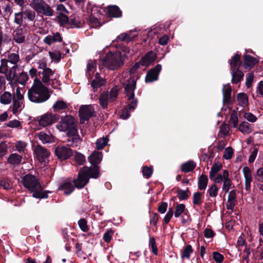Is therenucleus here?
I'll list each match as a JSON object with an SVG mask.
<instances>
[{
  "instance_id": "obj_7",
  "label": "nucleus",
  "mask_w": 263,
  "mask_h": 263,
  "mask_svg": "<svg viewBox=\"0 0 263 263\" xmlns=\"http://www.w3.org/2000/svg\"><path fill=\"white\" fill-rule=\"evenodd\" d=\"M54 154L58 159L62 161L68 159L72 155V151L68 147L58 145L55 147Z\"/></svg>"
},
{
  "instance_id": "obj_28",
  "label": "nucleus",
  "mask_w": 263,
  "mask_h": 263,
  "mask_svg": "<svg viewBox=\"0 0 263 263\" xmlns=\"http://www.w3.org/2000/svg\"><path fill=\"white\" fill-rule=\"evenodd\" d=\"M196 163L193 160H190L182 164L181 165V171L184 173H189L193 171L196 167Z\"/></svg>"
},
{
  "instance_id": "obj_44",
  "label": "nucleus",
  "mask_w": 263,
  "mask_h": 263,
  "mask_svg": "<svg viewBox=\"0 0 263 263\" xmlns=\"http://www.w3.org/2000/svg\"><path fill=\"white\" fill-rule=\"evenodd\" d=\"M142 172L144 177L148 179L152 176L153 173V166H144L142 167Z\"/></svg>"
},
{
  "instance_id": "obj_41",
  "label": "nucleus",
  "mask_w": 263,
  "mask_h": 263,
  "mask_svg": "<svg viewBox=\"0 0 263 263\" xmlns=\"http://www.w3.org/2000/svg\"><path fill=\"white\" fill-rule=\"evenodd\" d=\"M177 197L180 200H186L189 197V194L190 192L188 187L186 188V190H182L179 188L177 190Z\"/></svg>"
},
{
  "instance_id": "obj_38",
  "label": "nucleus",
  "mask_w": 263,
  "mask_h": 263,
  "mask_svg": "<svg viewBox=\"0 0 263 263\" xmlns=\"http://www.w3.org/2000/svg\"><path fill=\"white\" fill-rule=\"evenodd\" d=\"M29 79L28 75L26 72H22L19 76H17L15 80L14 83L17 84V83L21 84L22 85H25L26 82L28 81Z\"/></svg>"
},
{
  "instance_id": "obj_57",
  "label": "nucleus",
  "mask_w": 263,
  "mask_h": 263,
  "mask_svg": "<svg viewBox=\"0 0 263 263\" xmlns=\"http://www.w3.org/2000/svg\"><path fill=\"white\" fill-rule=\"evenodd\" d=\"M78 224L80 229L84 232L88 231L89 230L88 226L87 225V222L84 218H81L78 221Z\"/></svg>"
},
{
  "instance_id": "obj_22",
  "label": "nucleus",
  "mask_w": 263,
  "mask_h": 263,
  "mask_svg": "<svg viewBox=\"0 0 263 263\" xmlns=\"http://www.w3.org/2000/svg\"><path fill=\"white\" fill-rule=\"evenodd\" d=\"M102 153L100 152H94L88 157V161L94 166L98 165L102 160Z\"/></svg>"
},
{
  "instance_id": "obj_17",
  "label": "nucleus",
  "mask_w": 263,
  "mask_h": 263,
  "mask_svg": "<svg viewBox=\"0 0 263 263\" xmlns=\"http://www.w3.org/2000/svg\"><path fill=\"white\" fill-rule=\"evenodd\" d=\"M227 88H225L226 85H223L222 89L223 95V103L224 104H232L231 101V93L232 88L230 84L228 83L226 85Z\"/></svg>"
},
{
  "instance_id": "obj_3",
  "label": "nucleus",
  "mask_w": 263,
  "mask_h": 263,
  "mask_svg": "<svg viewBox=\"0 0 263 263\" xmlns=\"http://www.w3.org/2000/svg\"><path fill=\"white\" fill-rule=\"evenodd\" d=\"M102 64L108 69L115 70L120 68L124 64V59H122L120 51L112 53L108 52L102 59Z\"/></svg>"
},
{
  "instance_id": "obj_27",
  "label": "nucleus",
  "mask_w": 263,
  "mask_h": 263,
  "mask_svg": "<svg viewBox=\"0 0 263 263\" xmlns=\"http://www.w3.org/2000/svg\"><path fill=\"white\" fill-rule=\"evenodd\" d=\"M54 73V71L49 67L44 69V70L42 71L43 77L41 82L42 83L47 84L49 83L50 81V77L53 75Z\"/></svg>"
},
{
  "instance_id": "obj_42",
  "label": "nucleus",
  "mask_w": 263,
  "mask_h": 263,
  "mask_svg": "<svg viewBox=\"0 0 263 263\" xmlns=\"http://www.w3.org/2000/svg\"><path fill=\"white\" fill-rule=\"evenodd\" d=\"M186 211H187V210L185 209V204L183 203L177 204L176 206L175 211L174 212L175 217L178 218L180 217L182 214H183Z\"/></svg>"
},
{
  "instance_id": "obj_9",
  "label": "nucleus",
  "mask_w": 263,
  "mask_h": 263,
  "mask_svg": "<svg viewBox=\"0 0 263 263\" xmlns=\"http://www.w3.org/2000/svg\"><path fill=\"white\" fill-rule=\"evenodd\" d=\"M137 81L134 79L131 78L126 81V83H123L124 88V93L127 97V101H130L135 97L134 91L136 88Z\"/></svg>"
},
{
  "instance_id": "obj_24",
  "label": "nucleus",
  "mask_w": 263,
  "mask_h": 263,
  "mask_svg": "<svg viewBox=\"0 0 263 263\" xmlns=\"http://www.w3.org/2000/svg\"><path fill=\"white\" fill-rule=\"evenodd\" d=\"M240 58L241 54L238 53V52H236L235 55L232 57V59L230 61L231 70L240 68L242 64Z\"/></svg>"
},
{
  "instance_id": "obj_33",
  "label": "nucleus",
  "mask_w": 263,
  "mask_h": 263,
  "mask_svg": "<svg viewBox=\"0 0 263 263\" xmlns=\"http://www.w3.org/2000/svg\"><path fill=\"white\" fill-rule=\"evenodd\" d=\"M208 183V176L202 174L198 179V187L200 190H205Z\"/></svg>"
},
{
  "instance_id": "obj_46",
  "label": "nucleus",
  "mask_w": 263,
  "mask_h": 263,
  "mask_svg": "<svg viewBox=\"0 0 263 263\" xmlns=\"http://www.w3.org/2000/svg\"><path fill=\"white\" fill-rule=\"evenodd\" d=\"M202 193L199 192H196L194 193L193 197V203L194 205H200L202 203Z\"/></svg>"
},
{
  "instance_id": "obj_52",
  "label": "nucleus",
  "mask_w": 263,
  "mask_h": 263,
  "mask_svg": "<svg viewBox=\"0 0 263 263\" xmlns=\"http://www.w3.org/2000/svg\"><path fill=\"white\" fill-rule=\"evenodd\" d=\"M108 140L107 138L98 139L96 143V148L98 150L103 149L106 145Z\"/></svg>"
},
{
  "instance_id": "obj_2",
  "label": "nucleus",
  "mask_w": 263,
  "mask_h": 263,
  "mask_svg": "<svg viewBox=\"0 0 263 263\" xmlns=\"http://www.w3.org/2000/svg\"><path fill=\"white\" fill-rule=\"evenodd\" d=\"M52 93V90L45 86L38 78H35L28 91V97L32 102L42 103L47 101Z\"/></svg>"
},
{
  "instance_id": "obj_48",
  "label": "nucleus",
  "mask_w": 263,
  "mask_h": 263,
  "mask_svg": "<svg viewBox=\"0 0 263 263\" xmlns=\"http://www.w3.org/2000/svg\"><path fill=\"white\" fill-rule=\"evenodd\" d=\"M116 41L117 42H125L126 43H128L132 41V38L130 36V35L126 33H123L119 35Z\"/></svg>"
},
{
  "instance_id": "obj_51",
  "label": "nucleus",
  "mask_w": 263,
  "mask_h": 263,
  "mask_svg": "<svg viewBox=\"0 0 263 263\" xmlns=\"http://www.w3.org/2000/svg\"><path fill=\"white\" fill-rule=\"evenodd\" d=\"M22 11L21 12H19L18 13H15L14 14V23L18 25L19 26H21L23 25V7L22 8Z\"/></svg>"
},
{
  "instance_id": "obj_50",
  "label": "nucleus",
  "mask_w": 263,
  "mask_h": 263,
  "mask_svg": "<svg viewBox=\"0 0 263 263\" xmlns=\"http://www.w3.org/2000/svg\"><path fill=\"white\" fill-rule=\"evenodd\" d=\"M149 247L151 248L152 252L155 255H158V248L156 246L155 238L154 237H150L149 239Z\"/></svg>"
},
{
  "instance_id": "obj_29",
  "label": "nucleus",
  "mask_w": 263,
  "mask_h": 263,
  "mask_svg": "<svg viewBox=\"0 0 263 263\" xmlns=\"http://www.w3.org/2000/svg\"><path fill=\"white\" fill-rule=\"evenodd\" d=\"M39 139L43 143H51L54 141V136L51 134H48L45 132H41L37 134Z\"/></svg>"
},
{
  "instance_id": "obj_15",
  "label": "nucleus",
  "mask_w": 263,
  "mask_h": 263,
  "mask_svg": "<svg viewBox=\"0 0 263 263\" xmlns=\"http://www.w3.org/2000/svg\"><path fill=\"white\" fill-rule=\"evenodd\" d=\"M105 11L108 16L118 18L122 16V12L117 5H109L105 8Z\"/></svg>"
},
{
  "instance_id": "obj_43",
  "label": "nucleus",
  "mask_w": 263,
  "mask_h": 263,
  "mask_svg": "<svg viewBox=\"0 0 263 263\" xmlns=\"http://www.w3.org/2000/svg\"><path fill=\"white\" fill-rule=\"evenodd\" d=\"M119 90L120 88L118 86H115L111 89L109 93H108L110 102H114L117 98Z\"/></svg>"
},
{
  "instance_id": "obj_26",
  "label": "nucleus",
  "mask_w": 263,
  "mask_h": 263,
  "mask_svg": "<svg viewBox=\"0 0 263 263\" xmlns=\"http://www.w3.org/2000/svg\"><path fill=\"white\" fill-rule=\"evenodd\" d=\"M69 22L68 25L70 26V28H81L82 27L83 22L80 20L78 16L76 15H72L69 17Z\"/></svg>"
},
{
  "instance_id": "obj_25",
  "label": "nucleus",
  "mask_w": 263,
  "mask_h": 263,
  "mask_svg": "<svg viewBox=\"0 0 263 263\" xmlns=\"http://www.w3.org/2000/svg\"><path fill=\"white\" fill-rule=\"evenodd\" d=\"M22 156L17 153H13L10 155L7 159V162L14 166L20 164L22 161Z\"/></svg>"
},
{
  "instance_id": "obj_30",
  "label": "nucleus",
  "mask_w": 263,
  "mask_h": 263,
  "mask_svg": "<svg viewBox=\"0 0 263 263\" xmlns=\"http://www.w3.org/2000/svg\"><path fill=\"white\" fill-rule=\"evenodd\" d=\"M99 104L103 109L107 107L108 102L109 101V95L108 92L103 91L101 93L99 98Z\"/></svg>"
},
{
  "instance_id": "obj_60",
  "label": "nucleus",
  "mask_w": 263,
  "mask_h": 263,
  "mask_svg": "<svg viewBox=\"0 0 263 263\" xmlns=\"http://www.w3.org/2000/svg\"><path fill=\"white\" fill-rule=\"evenodd\" d=\"M234 154L233 149L232 147L229 146L224 149L223 157L226 160H229L232 158Z\"/></svg>"
},
{
  "instance_id": "obj_18",
  "label": "nucleus",
  "mask_w": 263,
  "mask_h": 263,
  "mask_svg": "<svg viewBox=\"0 0 263 263\" xmlns=\"http://www.w3.org/2000/svg\"><path fill=\"white\" fill-rule=\"evenodd\" d=\"M32 197L36 199H47L48 194L50 193L51 192L49 191H43V187L40 185L39 187H37L36 190H34L32 192Z\"/></svg>"
},
{
  "instance_id": "obj_39",
  "label": "nucleus",
  "mask_w": 263,
  "mask_h": 263,
  "mask_svg": "<svg viewBox=\"0 0 263 263\" xmlns=\"http://www.w3.org/2000/svg\"><path fill=\"white\" fill-rule=\"evenodd\" d=\"M237 99L239 104L242 106L247 105L248 104V96L244 92L238 93Z\"/></svg>"
},
{
  "instance_id": "obj_54",
  "label": "nucleus",
  "mask_w": 263,
  "mask_h": 263,
  "mask_svg": "<svg viewBox=\"0 0 263 263\" xmlns=\"http://www.w3.org/2000/svg\"><path fill=\"white\" fill-rule=\"evenodd\" d=\"M114 231L111 229H107L106 232L103 235V240L106 243L110 242L112 236L114 235Z\"/></svg>"
},
{
  "instance_id": "obj_63",
  "label": "nucleus",
  "mask_w": 263,
  "mask_h": 263,
  "mask_svg": "<svg viewBox=\"0 0 263 263\" xmlns=\"http://www.w3.org/2000/svg\"><path fill=\"white\" fill-rule=\"evenodd\" d=\"M213 258L217 263H221L224 260V256L222 254L217 251L213 252Z\"/></svg>"
},
{
  "instance_id": "obj_37",
  "label": "nucleus",
  "mask_w": 263,
  "mask_h": 263,
  "mask_svg": "<svg viewBox=\"0 0 263 263\" xmlns=\"http://www.w3.org/2000/svg\"><path fill=\"white\" fill-rule=\"evenodd\" d=\"M238 129L244 134H248L252 132V128L250 124L246 121L242 122L240 123Z\"/></svg>"
},
{
  "instance_id": "obj_32",
  "label": "nucleus",
  "mask_w": 263,
  "mask_h": 263,
  "mask_svg": "<svg viewBox=\"0 0 263 263\" xmlns=\"http://www.w3.org/2000/svg\"><path fill=\"white\" fill-rule=\"evenodd\" d=\"M17 68V65H14L10 69L8 70V71L5 73L6 74V79L9 81L10 83L15 82V80L17 77V74L16 72V69Z\"/></svg>"
},
{
  "instance_id": "obj_45",
  "label": "nucleus",
  "mask_w": 263,
  "mask_h": 263,
  "mask_svg": "<svg viewBox=\"0 0 263 263\" xmlns=\"http://www.w3.org/2000/svg\"><path fill=\"white\" fill-rule=\"evenodd\" d=\"M57 18L58 19L61 26H63L66 24L68 25L69 17H68L66 14L62 13H59V14L57 16Z\"/></svg>"
},
{
  "instance_id": "obj_56",
  "label": "nucleus",
  "mask_w": 263,
  "mask_h": 263,
  "mask_svg": "<svg viewBox=\"0 0 263 263\" xmlns=\"http://www.w3.org/2000/svg\"><path fill=\"white\" fill-rule=\"evenodd\" d=\"M8 71V61L5 59L1 60L0 73H6Z\"/></svg>"
},
{
  "instance_id": "obj_19",
  "label": "nucleus",
  "mask_w": 263,
  "mask_h": 263,
  "mask_svg": "<svg viewBox=\"0 0 263 263\" xmlns=\"http://www.w3.org/2000/svg\"><path fill=\"white\" fill-rule=\"evenodd\" d=\"M243 66L245 69H247V68H252L254 67V66L258 62V60L247 54H245L243 57Z\"/></svg>"
},
{
  "instance_id": "obj_4",
  "label": "nucleus",
  "mask_w": 263,
  "mask_h": 263,
  "mask_svg": "<svg viewBox=\"0 0 263 263\" xmlns=\"http://www.w3.org/2000/svg\"><path fill=\"white\" fill-rule=\"evenodd\" d=\"M30 6L38 13L50 16L53 14V10L43 0H31Z\"/></svg>"
},
{
  "instance_id": "obj_36",
  "label": "nucleus",
  "mask_w": 263,
  "mask_h": 263,
  "mask_svg": "<svg viewBox=\"0 0 263 263\" xmlns=\"http://www.w3.org/2000/svg\"><path fill=\"white\" fill-rule=\"evenodd\" d=\"M12 99L11 93L8 91H5L0 97V102L4 105L9 104Z\"/></svg>"
},
{
  "instance_id": "obj_11",
  "label": "nucleus",
  "mask_w": 263,
  "mask_h": 263,
  "mask_svg": "<svg viewBox=\"0 0 263 263\" xmlns=\"http://www.w3.org/2000/svg\"><path fill=\"white\" fill-rule=\"evenodd\" d=\"M89 177L86 176V172H83L81 168L78 175V178L74 179L72 182L74 184L75 187L78 189H81L84 187V186L89 182Z\"/></svg>"
},
{
  "instance_id": "obj_8",
  "label": "nucleus",
  "mask_w": 263,
  "mask_h": 263,
  "mask_svg": "<svg viewBox=\"0 0 263 263\" xmlns=\"http://www.w3.org/2000/svg\"><path fill=\"white\" fill-rule=\"evenodd\" d=\"M94 110L90 105H83L80 107L79 110L80 122L84 123L85 121H88L90 118L94 116Z\"/></svg>"
},
{
  "instance_id": "obj_6",
  "label": "nucleus",
  "mask_w": 263,
  "mask_h": 263,
  "mask_svg": "<svg viewBox=\"0 0 263 263\" xmlns=\"http://www.w3.org/2000/svg\"><path fill=\"white\" fill-rule=\"evenodd\" d=\"M60 119V116L57 114H53L51 112H47L36 118L40 125L46 127L57 122Z\"/></svg>"
},
{
  "instance_id": "obj_21",
  "label": "nucleus",
  "mask_w": 263,
  "mask_h": 263,
  "mask_svg": "<svg viewBox=\"0 0 263 263\" xmlns=\"http://www.w3.org/2000/svg\"><path fill=\"white\" fill-rule=\"evenodd\" d=\"M74 185L70 181L66 180L60 185L58 190L63 191L64 194L68 195L74 191Z\"/></svg>"
},
{
  "instance_id": "obj_49",
  "label": "nucleus",
  "mask_w": 263,
  "mask_h": 263,
  "mask_svg": "<svg viewBox=\"0 0 263 263\" xmlns=\"http://www.w3.org/2000/svg\"><path fill=\"white\" fill-rule=\"evenodd\" d=\"M19 60L20 57L18 54L15 53L9 54L8 55V59H6V60L8 61V62L14 64V65H17L16 64Z\"/></svg>"
},
{
  "instance_id": "obj_47",
  "label": "nucleus",
  "mask_w": 263,
  "mask_h": 263,
  "mask_svg": "<svg viewBox=\"0 0 263 263\" xmlns=\"http://www.w3.org/2000/svg\"><path fill=\"white\" fill-rule=\"evenodd\" d=\"M218 190L217 185L216 184H213L208 190L207 193L210 197H215L218 194Z\"/></svg>"
},
{
  "instance_id": "obj_16",
  "label": "nucleus",
  "mask_w": 263,
  "mask_h": 263,
  "mask_svg": "<svg viewBox=\"0 0 263 263\" xmlns=\"http://www.w3.org/2000/svg\"><path fill=\"white\" fill-rule=\"evenodd\" d=\"M83 172H86V176L90 178L97 179L100 176V167L98 165H95L92 167L84 166L82 168Z\"/></svg>"
},
{
  "instance_id": "obj_23",
  "label": "nucleus",
  "mask_w": 263,
  "mask_h": 263,
  "mask_svg": "<svg viewBox=\"0 0 263 263\" xmlns=\"http://www.w3.org/2000/svg\"><path fill=\"white\" fill-rule=\"evenodd\" d=\"M62 41V37L59 32L53 33L52 35H48L46 36L44 39L45 43L48 45L55 42H61Z\"/></svg>"
},
{
  "instance_id": "obj_40",
  "label": "nucleus",
  "mask_w": 263,
  "mask_h": 263,
  "mask_svg": "<svg viewBox=\"0 0 263 263\" xmlns=\"http://www.w3.org/2000/svg\"><path fill=\"white\" fill-rule=\"evenodd\" d=\"M193 252V249L192 247L190 245H187L184 248L183 251L181 254V257L182 259H189L191 256V254Z\"/></svg>"
},
{
  "instance_id": "obj_64",
  "label": "nucleus",
  "mask_w": 263,
  "mask_h": 263,
  "mask_svg": "<svg viewBox=\"0 0 263 263\" xmlns=\"http://www.w3.org/2000/svg\"><path fill=\"white\" fill-rule=\"evenodd\" d=\"M23 14L25 15L24 18H27L29 20L33 21L35 17V12L30 10H26L23 11Z\"/></svg>"
},
{
  "instance_id": "obj_53",
  "label": "nucleus",
  "mask_w": 263,
  "mask_h": 263,
  "mask_svg": "<svg viewBox=\"0 0 263 263\" xmlns=\"http://www.w3.org/2000/svg\"><path fill=\"white\" fill-rule=\"evenodd\" d=\"M230 122L233 124V128H236L238 126V119L237 114L235 110H233L230 116Z\"/></svg>"
},
{
  "instance_id": "obj_10",
  "label": "nucleus",
  "mask_w": 263,
  "mask_h": 263,
  "mask_svg": "<svg viewBox=\"0 0 263 263\" xmlns=\"http://www.w3.org/2000/svg\"><path fill=\"white\" fill-rule=\"evenodd\" d=\"M162 69L161 64H157L155 67L149 69L145 78V83H152L157 81L159 79V76Z\"/></svg>"
},
{
  "instance_id": "obj_55",
  "label": "nucleus",
  "mask_w": 263,
  "mask_h": 263,
  "mask_svg": "<svg viewBox=\"0 0 263 263\" xmlns=\"http://www.w3.org/2000/svg\"><path fill=\"white\" fill-rule=\"evenodd\" d=\"M118 51H120L122 54V59L124 61L127 58V54L129 53L130 49L128 47L124 45H119V49Z\"/></svg>"
},
{
  "instance_id": "obj_62",
  "label": "nucleus",
  "mask_w": 263,
  "mask_h": 263,
  "mask_svg": "<svg viewBox=\"0 0 263 263\" xmlns=\"http://www.w3.org/2000/svg\"><path fill=\"white\" fill-rule=\"evenodd\" d=\"M96 65L95 63H88L87 66V75L91 77L96 69Z\"/></svg>"
},
{
  "instance_id": "obj_1",
  "label": "nucleus",
  "mask_w": 263,
  "mask_h": 263,
  "mask_svg": "<svg viewBox=\"0 0 263 263\" xmlns=\"http://www.w3.org/2000/svg\"><path fill=\"white\" fill-rule=\"evenodd\" d=\"M61 121L57 125V128L61 131L67 132L68 145L77 147L81 142V139L78 134V131L74 118L71 115L65 117L60 116Z\"/></svg>"
},
{
  "instance_id": "obj_61",
  "label": "nucleus",
  "mask_w": 263,
  "mask_h": 263,
  "mask_svg": "<svg viewBox=\"0 0 263 263\" xmlns=\"http://www.w3.org/2000/svg\"><path fill=\"white\" fill-rule=\"evenodd\" d=\"M174 214V211L172 208H170L167 213L165 215L164 219L163 224L166 225L170 221L171 219L173 217Z\"/></svg>"
},
{
  "instance_id": "obj_20",
  "label": "nucleus",
  "mask_w": 263,
  "mask_h": 263,
  "mask_svg": "<svg viewBox=\"0 0 263 263\" xmlns=\"http://www.w3.org/2000/svg\"><path fill=\"white\" fill-rule=\"evenodd\" d=\"M231 71L232 75V83L237 84L243 80L244 73L239 69H231Z\"/></svg>"
},
{
  "instance_id": "obj_5",
  "label": "nucleus",
  "mask_w": 263,
  "mask_h": 263,
  "mask_svg": "<svg viewBox=\"0 0 263 263\" xmlns=\"http://www.w3.org/2000/svg\"><path fill=\"white\" fill-rule=\"evenodd\" d=\"M25 188L28 190L30 192H32L40 186L41 184L39 179L34 175L31 174H28L22 178L21 181Z\"/></svg>"
},
{
  "instance_id": "obj_34",
  "label": "nucleus",
  "mask_w": 263,
  "mask_h": 263,
  "mask_svg": "<svg viewBox=\"0 0 263 263\" xmlns=\"http://www.w3.org/2000/svg\"><path fill=\"white\" fill-rule=\"evenodd\" d=\"M67 107V104L63 100H58L52 106L54 112H60V111L64 110L66 109Z\"/></svg>"
},
{
  "instance_id": "obj_31",
  "label": "nucleus",
  "mask_w": 263,
  "mask_h": 263,
  "mask_svg": "<svg viewBox=\"0 0 263 263\" xmlns=\"http://www.w3.org/2000/svg\"><path fill=\"white\" fill-rule=\"evenodd\" d=\"M229 176V171L227 170H224L222 174H218L217 176H214L213 179H210L211 180L214 181V184L220 183L223 181H224Z\"/></svg>"
},
{
  "instance_id": "obj_13",
  "label": "nucleus",
  "mask_w": 263,
  "mask_h": 263,
  "mask_svg": "<svg viewBox=\"0 0 263 263\" xmlns=\"http://www.w3.org/2000/svg\"><path fill=\"white\" fill-rule=\"evenodd\" d=\"M34 152L36 154L37 159L40 161H44L45 158L50 156V152L40 144L34 146Z\"/></svg>"
},
{
  "instance_id": "obj_12",
  "label": "nucleus",
  "mask_w": 263,
  "mask_h": 263,
  "mask_svg": "<svg viewBox=\"0 0 263 263\" xmlns=\"http://www.w3.org/2000/svg\"><path fill=\"white\" fill-rule=\"evenodd\" d=\"M157 57V54L153 51H148L145 55L142 57L140 60L141 65L146 67L149 66L153 64Z\"/></svg>"
},
{
  "instance_id": "obj_59",
  "label": "nucleus",
  "mask_w": 263,
  "mask_h": 263,
  "mask_svg": "<svg viewBox=\"0 0 263 263\" xmlns=\"http://www.w3.org/2000/svg\"><path fill=\"white\" fill-rule=\"evenodd\" d=\"M74 159L79 165H83L85 162V156L83 154L78 152L76 153Z\"/></svg>"
},
{
  "instance_id": "obj_14",
  "label": "nucleus",
  "mask_w": 263,
  "mask_h": 263,
  "mask_svg": "<svg viewBox=\"0 0 263 263\" xmlns=\"http://www.w3.org/2000/svg\"><path fill=\"white\" fill-rule=\"evenodd\" d=\"M26 30L21 26L17 27L13 31V40L18 44H21L25 41Z\"/></svg>"
},
{
  "instance_id": "obj_35",
  "label": "nucleus",
  "mask_w": 263,
  "mask_h": 263,
  "mask_svg": "<svg viewBox=\"0 0 263 263\" xmlns=\"http://www.w3.org/2000/svg\"><path fill=\"white\" fill-rule=\"evenodd\" d=\"M222 168V164L219 162H215L211 168L209 172L210 179H213V177L221 170Z\"/></svg>"
},
{
  "instance_id": "obj_58",
  "label": "nucleus",
  "mask_w": 263,
  "mask_h": 263,
  "mask_svg": "<svg viewBox=\"0 0 263 263\" xmlns=\"http://www.w3.org/2000/svg\"><path fill=\"white\" fill-rule=\"evenodd\" d=\"M20 100H15V97L14 96H13V107H12V112L13 114L15 115L18 111L19 108L21 106V103L20 102Z\"/></svg>"
}]
</instances>
